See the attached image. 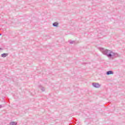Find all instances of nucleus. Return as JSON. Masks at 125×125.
I'll return each instance as SVG.
<instances>
[{
	"mask_svg": "<svg viewBox=\"0 0 125 125\" xmlns=\"http://www.w3.org/2000/svg\"><path fill=\"white\" fill-rule=\"evenodd\" d=\"M93 86H94V87H96L97 88H98V87H100V85H99V84L97 83H93Z\"/></svg>",
	"mask_w": 125,
	"mask_h": 125,
	"instance_id": "1",
	"label": "nucleus"
},
{
	"mask_svg": "<svg viewBox=\"0 0 125 125\" xmlns=\"http://www.w3.org/2000/svg\"><path fill=\"white\" fill-rule=\"evenodd\" d=\"M114 73L112 71H109L106 72L107 75H113Z\"/></svg>",
	"mask_w": 125,
	"mask_h": 125,
	"instance_id": "2",
	"label": "nucleus"
},
{
	"mask_svg": "<svg viewBox=\"0 0 125 125\" xmlns=\"http://www.w3.org/2000/svg\"><path fill=\"white\" fill-rule=\"evenodd\" d=\"M1 56L2 57H6V56H7V54H5V53L2 54L1 55Z\"/></svg>",
	"mask_w": 125,
	"mask_h": 125,
	"instance_id": "3",
	"label": "nucleus"
},
{
	"mask_svg": "<svg viewBox=\"0 0 125 125\" xmlns=\"http://www.w3.org/2000/svg\"><path fill=\"white\" fill-rule=\"evenodd\" d=\"M53 26L54 27H57V26H58V23L57 22H55L53 23Z\"/></svg>",
	"mask_w": 125,
	"mask_h": 125,
	"instance_id": "4",
	"label": "nucleus"
},
{
	"mask_svg": "<svg viewBox=\"0 0 125 125\" xmlns=\"http://www.w3.org/2000/svg\"><path fill=\"white\" fill-rule=\"evenodd\" d=\"M16 122H12L10 124V125H16Z\"/></svg>",
	"mask_w": 125,
	"mask_h": 125,
	"instance_id": "5",
	"label": "nucleus"
},
{
	"mask_svg": "<svg viewBox=\"0 0 125 125\" xmlns=\"http://www.w3.org/2000/svg\"><path fill=\"white\" fill-rule=\"evenodd\" d=\"M107 56L108 57H111V56H112V55L111 54H107Z\"/></svg>",
	"mask_w": 125,
	"mask_h": 125,
	"instance_id": "6",
	"label": "nucleus"
},
{
	"mask_svg": "<svg viewBox=\"0 0 125 125\" xmlns=\"http://www.w3.org/2000/svg\"><path fill=\"white\" fill-rule=\"evenodd\" d=\"M107 52H109V51H107Z\"/></svg>",
	"mask_w": 125,
	"mask_h": 125,
	"instance_id": "7",
	"label": "nucleus"
}]
</instances>
